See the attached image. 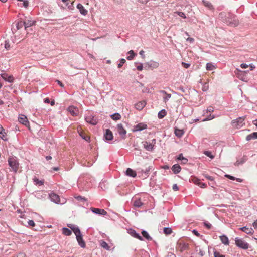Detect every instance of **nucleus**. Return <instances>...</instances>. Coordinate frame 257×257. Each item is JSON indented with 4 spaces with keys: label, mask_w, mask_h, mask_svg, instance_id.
Listing matches in <instances>:
<instances>
[{
    "label": "nucleus",
    "mask_w": 257,
    "mask_h": 257,
    "mask_svg": "<svg viewBox=\"0 0 257 257\" xmlns=\"http://www.w3.org/2000/svg\"><path fill=\"white\" fill-rule=\"evenodd\" d=\"M226 18L223 21L227 25L232 27H236L239 24V21L236 16L232 14L228 13L227 16H225Z\"/></svg>",
    "instance_id": "obj_1"
},
{
    "label": "nucleus",
    "mask_w": 257,
    "mask_h": 257,
    "mask_svg": "<svg viewBox=\"0 0 257 257\" xmlns=\"http://www.w3.org/2000/svg\"><path fill=\"white\" fill-rule=\"evenodd\" d=\"M8 162L13 171L17 172L19 165L18 159L16 157H10L8 158Z\"/></svg>",
    "instance_id": "obj_2"
},
{
    "label": "nucleus",
    "mask_w": 257,
    "mask_h": 257,
    "mask_svg": "<svg viewBox=\"0 0 257 257\" xmlns=\"http://www.w3.org/2000/svg\"><path fill=\"white\" fill-rule=\"evenodd\" d=\"M236 245L241 249H247L249 247V244L243 239L236 237L235 238Z\"/></svg>",
    "instance_id": "obj_3"
},
{
    "label": "nucleus",
    "mask_w": 257,
    "mask_h": 257,
    "mask_svg": "<svg viewBox=\"0 0 257 257\" xmlns=\"http://www.w3.org/2000/svg\"><path fill=\"white\" fill-rule=\"evenodd\" d=\"M231 124L233 127L236 128H240L244 124V118L239 117L236 119L233 120L231 122Z\"/></svg>",
    "instance_id": "obj_4"
},
{
    "label": "nucleus",
    "mask_w": 257,
    "mask_h": 257,
    "mask_svg": "<svg viewBox=\"0 0 257 257\" xmlns=\"http://www.w3.org/2000/svg\"><path fill=\"white\" fill-rule=\"evenodd\" d=\"M156 144V139H153L151 142L144 141L143 142L144 148L148 151H152L154 150V147Z\"/></svg>",
    "instance_id": "obj_5"
},
{
    "label": "nucleus",
    "mask_w": 257,
    "mask_h": 257,
    "mask_svg": "<svg viewBox=\"0 0 257 257\" xmlns=\"http://www.w3.org/2000/svg\"><path fill=\"white\" fill-rule=\"evenodd\" d=\"M77 241L78 243V244L82 248H85L86 246L85 242L84 241L83 239L82 235L81 234V233L80 232V234H77L75 235Z\"/></svg>",
    "instance_id": "obj_6"
},
{
    "label": "nucleus",
    "mask_w": 257,
    "mask_h": 257,
    "mask_svg": "<svg viewBox=\"0 0 257 257\" xmlns=\"http://www.w3.org/2000/svg\"><path fill=\"white\" fill-rule=\"evenodd\" d=\"M117 129L119 134L122 137L123 139H124L126 134V131L123 127V125L121 123L117 124Z\"/></svg>",
    "instance_id": "obj_7"
},
{
    "label": "nucleus",
    "mask_w": 257,
    "mask_h": 257,
    "mask_svg": "<svg viewBox=\"0 0 257 257\" xmlns=\"http://www.w3.org/2000/svg\"><path fill=\"white\" fill-rule=\"evenodd\" d=\"M90 209L93 213L96 214L102 215L104 216L107 214V212L103 209L91 207Z\"/></svg>",
    "instance_id": "obj_8"
},
{
    "label": "nucleus",
    "mask_w": 257,
    "mask_h": 257,
    "mask_svg": "<svg viewBox=\"0 0 257 257\" xmlns=\"http://www.w3.org/2000/svg\"><path fill=\"white\" fill-rule=\"evenodd\" d=\"M127 232L133 237L138 239L141 241L143 240V237L137 233L134 229L131 228L127 230Z\"/></svg>",
    "instance_id": "obj_9"
},
{
    "label": "nucleus",
    "mask_w": 257,
    "mask_h": 257,
    "mask_svg": "<svg viewBox=\"0 0 257 257\" xmlns=\"http://www.w3.org/2000/svg\"><path fill=\"white\" fill-rule=\"evenodd\" d=\"M67 110L73 116H77L79 113L78 108L74 106H70L68 107Z\"/></svg>",
    "instance_id": "obj_10"
},
{
    "label": "nucleus",
    "mask_w": 257,
    "mask_h": 257,
    "mask_svg": "<svg viewBox=\"0 0 257 257\" xmlns=\"http://www.w3.org/2000/svg\"><path fill=\"white\" fill-rule=\"evenodd\" d=\"M85 120L87 122L89 123L92 125H96L97 123V119L91 115L87 116L85 117Z\"/></svg>",
    "instance_id": "obj_11"
},
{
    "label": "nucleus",
    "mask_w": 257,
    "mask_h": 257,
    "mask_svg": "<svg viewBox=\"0 0 257 257\" xmlns=\"http://www.w3.org/2000/svg\"><path fill=\"white\" fill-rule=\"evenodd\" d=\"M147 125L143 123H140L134 126V132L141 131L147 128Z\"/></svg>",
    "instance_id": "obj_12"
},
{
    "label": "nucleus",
    "mask_w": 257,
    "mask_h": 257,
    "mask_svg": "<svg viewBox=\"0 0 257 257\" xmlns=\"http://www.w3.org/2000/svg\"><path fill=\"white\" fill-rule=\"evenodd\" d=\"M49 197H50V198L51 199V200L56 203V204H58L60 203V197L59 196L57 195L55 193H51L50 195H49Z\"/></svg>",
    "instance_id": "obj_13"
},
{
    "label": "nucleus",
    "mask_w": 257,
    "mask_h": 257,
    "mask_svg": "<svg viewBox=\"0 0 257 257\" xmlns=\"http://www.w3.org/2000/svg\"><path fill=\"white\" fill-rule=\"evenodd\" d=\"M25 24V29L26 30L27 28L35 25L36 21L29 19H26L24 21Z\"/></svg>",
    "instance_id": "obj_14"
},
{
    "label": "nucleus",
    "mask_w": 257,
    "mask_h": 257,
    "mask_svg": "<svg viewBox=\"0 0 257 257\" xmlns=\"http://www.w3.org/2000/svg\"><path fill=\"white\" fill-rule=\"evenodd\" d=\"M247 157L246 156H243L241 158H237L236 162L234 163V165L239 166L243 164L247 161Z\"/></svg>",
    "instance_id": "obj_15"
},
{
    "label": "nucleus",
    "mask_w": 257,
    "mask_h": 257,
    "mask_svg": "<svg viewBox=\"0 0 257 257\" xmlns=\"http://www.w3.org/2000/svg\"><path fill=\"white\" fill-rule=\"evenodd\" d=\"M1 76L6 81L9 82H13L14 78L12 75H8L7 73H4L1 74Z\"/></svg>",
    "instance_id": "obj_16"
},
{
    "label": "nucleus",
    "mask_w": 257,
    "mask_h": 257,
    "mask_svg": "<svg viewBox=\"0 0 257 257\" xmlns=\"http://www.w3.org/2000/svg\"><path fill=\"white\" fill-rule=\"evenodd\" d=\"M18 120L20 123L27 126L29 124V122L27 117L24 115H20L19 116Z\"/></svg>",
    "instance_id": "obj_17"
},
{
    "label": "nucleus",
    "mask_w": 257,
    "mask_h": 257,
    "mask_svg": "<svg viewBox=\"0 0 257 257\" xmlns=\"http://www.w3.org/2000/svg\"><path fill=\"white\" fill-rule=\"evenodd\" d=\"M104 137L105 140L106 141L112 140L113 138V136L112 132L109 129L106 130V132L104 134Z\"/></svg>",
    "instance_id": "obj_18"
},
{
    "label": "nucleus",
    "mask_w": 257,
    "mask_h": 257,
    "mask_svg": "<svg viewBox=\"0 0 257 257\" xmlns=\"http://www.w3.org/2000/svg\"><path fill=\"white\" fill-rule=\"evenodd\" d=\"M68 226L71 228V229L73 231L75 235L77 234H79L80 232H81L80 229L75 225L68 224Z\"/></svg>",
    "instance_id": "obj_19"
},
{
    "label": "nucleus",
    "mask_w": 257,
    "mask_h": 257,
    "mask_svg": "<svg viewBox=\"0 0 257 257\" xmlns=\"http://www.w3.org/2000/svg\"><path fill=\"white\" fill-rule=\"evenodd\" d=\"M77 8L78 9H79L80 13L84 15V16H85L87 14V13H88V11L87 10H86L84 7L83 6V5L81 4H78L77 5Z\"/></svg>",
    "instance_id": "obj_20"
},
{
    "label": "nucleus",
    "mask_w": 257,
    "mask_h": 257,
    "mask_svg": "<svg viewBox=\"0 0 257 257\" xmlns=\"http://www.w3.org/2000/svg\"><path fill=\"white\" fill-rule=\"evenodd\" d=\"M0 138L4 141L7 140V135L5 129L0 124Z\"/></svg>",
    "instance_id": "obj_21"
},
{
    "label": "nucleus",
    "mask_w": 257,
    "mask_h": 257,
    "mask_svg": "<svg viewBox=\"0 0 257 257\" xmlns=\"http://www.w3.org/2000/svg\"><path fill=\"white\" fill-rule=\"evenodd\" d=\"M146 103L145 101H141L135 104V108L138 110H141L146 105Z\"/></svg>",
    "instance_id": "obj_22"
},
{
    "label": "nucleus",
    "mask_w": 257,
    "mask_h": 257,
    "mask_svg": "<svg viewBox=\"0 0 257 257\" xmlns=\"http://www.w3.org/2000/svg\"><path fill=\"white\" fill-rule=\"evenodd\" d=\"M172 171L174 174H178L181 171V167L178 164L174 165L171 168Z\"/></svg>",
    "instance_id": "obj_23"
},
{
    "label": "nucleus",
    "mask_w": 257,
    "mask_h": 257,
    "mask_svg": "<svg viewBox=\"0 0 257 257\" xmlns=\"http://www.w3.org/2000/svg\"><path fill=\"white\" fill-rule=\"evenodd\" d=\"M126 174L127 176L132 177H135L137 175L136 172L131 168L127 169L126 171Z\"/></svg>",
    "instance_id": "obj_24"
},
{
    "label": "nucleus",
    "mask_w": 257,
    "mask_h": 257,
    "mask_svg": "<svg viewBox=\"0 0 257 257\" xmlns=\"http://www.w3.org/2000/svg\"><path fill=\"white\" fill-rule=\"evenodd\" d=\"M220 239L221 241V242L224 244V245H228L229 244V240L228 238L227 237V236L225 235H222L220 236Z\"/></svg>",
    "instance_id": "obj_25"
},
{
    "label": "nucleus",
    "mask_w": 257,
    "mask_h": 257,
    "mask_svg": "<svg viewBox=\"0 0 257 257\" xmlns=\"http://www.w3.org/2000/svg\"><path fill=\"white\" fill-rule=\"evenodd\" d=\"M174 133L177 137L180 138L184 134V131H183V130L175 128Z\"/></svg>",
    "instance_id": "obj_26"
},
{
    "label": "nucleus",
    "mask_w": 257,
    "mask_h": 257,
    "mask_svg": "<svg viewBox=\"0 0 257 257\" xmlns=\"http://www.w3.org/2000/svg\"><path fill=\"white\" fill-rule=\"evenodd\" d=\"M100 244L101 247L107 250H110V246L108 245V243L104 240L100 241Z\"/></svg>",
    "instance_id": "obj_27"
},
{
    "label": "nucleus",
    "mask_w": 257,
    "mask_h": 257,
    "mask_svg": "<svg viewBox=\"0 0 257 257\" xmlns=\"http://www.w3.org/2000/svg\"><path fill=\"white\" fill-rule=\"evenodd\" d=\"M160 92L165 95L163 97V100L165 102H166L171 97V94H167L164 90H161Z\"/></svg>",
    "instance_id": "obj_28"
},
{
    "label": "nucleus",
    "mask_w": 257,
    "mask_h": 257,
    "mask_svg": "<svg viewBox=\"0 0 257 257\" xmlns=\"http://www.w3.org/2000/svg\"><path fill=\"white\" fill-rule=\"evenodd\" d=\"M240 229L248 234H251L253 232V230L251 228H248L246 226L241 227Z\"/></svg>",
    "instance_id": "obj_29"
},
{
    "label": "nucleus",
    "mask_w": 257,
    "mask_h": 257,
    "mask_svg": "<svg viewBox=\"0 0 257 257\" xmlns=\"http://www.w3.org/2000/svg\"><path fill=\"white\" fill-rule=\"evenodd\" d=\"M143 236L147 240L151 241L152 238L149 235V233L145 230H143L141 232Z\"/></svg>",
    "instance_id": "obj_30"
},
{
    "label": "nucleus",
    "mask_w": 257,
    "mask_h": 257,
    "mask_svg": "<svg viewBox=\"0 0 257 257\" xmlns=\"http://www.w3.org/2000/svg\"><path fill=\"white\" fill-rule=\"evenodd\" d=\"M177 159L178 160H181L182 161V163L185 164L188 162V159L183 157L182 154H180L177 158Z\"/></svg>",
    "instance_id": "obj_31"
},
{
    "label": "nucleus",
    "mask_w": 257,
    "mask_h": 257,
    "mask_svg": "<svg viewBox=\"0 0 257 257\" xmlns=\"http://www.w3.org/2000/svg\"><path fill=\"white\" fill-rule=\"evenodd\" d=\"M202 3L203 5L207 8H208L210 10L213 9V5L211 4V3L208 1L203 0Z\"/></svg>",
    "instance_id": "obj_32"
},
{
    "label": "nucleus",
    "mask_w": 257,
    "mask_h": 257,
    "mask_svg": "<svg viewBox=\"0 0 257 257\" xmlns=\"http://www.w3.org/2000/svg\"><path fill=\"white\" fill-rule=\"evenodd\" d=\"M166 111L165 109H162L160 111L158 114V117L160 119L164 118L166 115Z\"/></svg>",
    "instance_id": "obj_33"
},
{
    "label": "nucleus",
    "mask_w": 257,
    "mask_h": 257,
    "mask_svg": "<svg viewBox=\"0 0 257 257\" xmlns=\"http://www.w3.org/2000/svg\"><path fill=\"white\" fill-rule=\"evenodd\" d=\"M134 206L137 208H140L143 205V203L141 201L140 199L136 200L134 201Z\"/></svg>",
    "instance_id": "obj_34"
},
{
    "label": "nucleus",
    "mask_w": 257,
    "mask_h": 257,
    "mask_svg": "<svg viewBox=\"0 0 257 257\" xmlns=\"http://www.w3.org/2000/svg\"><path fill=\"white\" fill-rule=\"evenodd\" d=\"M33 181L34 182V184L37 185L41 186L43 185L44 184V180H39L37 178L34 177L33 178Z\"/></svg>",
    "instance_id": "obj_35"
},
{
    "label": "nucleus",
    "mask_w": 257,
    "mask_h": 257,
    "mask_svg": "<svg viewBox=\"0 0 257 257\" xmlns=\"http://www.w3.org/2000/svg\"><path fill=\"white\" fill-rule=\"evenodd\" d=\"M62 232L64 235L66 236H69L72 233L71 230L66 227L62 228Z\"/></svg>",
    "instance_id": "obj_36"
},
{
    "label": "nucleus",
    "mask_w": 257,
    "mask_h": 257,
    "mask_svg": "<svg viewBox=\"0 0 257 257\" xmlns=\"http://www.w3.org/2000/svg\"><path fill=\"white\" fill-rule=\"evenodd\" d=\"M110 117L112 119L114 120H119L121 118V115L118 113H115L112 114Z\"/></svg>",
    "instance_id": "obj_37"
},
{
    "label": "nucleus",
    "mask_w": 257,
    "mask_h": 257,
    "mask_svg": "<svg viewBox=\"0 0 257 257\" xmlns=\"http://www.w3.org/2000/svg\"><path fill=\"white\" fill-rule=\"evenodd\" d=\"M128 54L130 55L127 57V59L128 60H132L134 58V56L136 55V54L134 53L133 50L129 51L128 52Z\"/></svg>",
    "instance_id": "obj_38"
},
{
    "label": "nucleus",
    "mask_w": 257,
    "mask_h": 257,
    "mask_svg": "<svg viewBox=\"0 0 257 257\" xmlns=\"http://www.w3.org/2000/svg\"><path fill=\"white\" fill-rule=\"evenodd\" d=\"M74 198L78 201L85 202L87 201V199L81 196H75Z\"/></svg>",
    "instance_id": "obj_39"
},
{
    "label": "nucleus",
    "mask_w": 257,
    "mask_h": 257,
    "mask_svg": "<svg viewBox=\"0 0 257 257\" xmlns=\"http://www.w3.org/2000/svg\"><path fill=\"white\" fill-rule=\"evenodd\" d=\"M16 30H19L21 28H22L23 26H25V24H24V22H22V21H19L16 24Z\"/></svg>",
    "instance_id": "obj_40"
},
{
    "label": "nucleus",
    "mask_w": 257,
    "mask_h": 257,
    "mask_svg": "<svg viewBox=\"0 0 257 257\" xmlns=\"http://www.w3.org/2000/svg\"><path fill=\"white\" fill-rule=\"evenodd\" d=\"M163 232L165 234L169 235L170 234L172 231L171 228L169 227H164Z\"/></svg>",
    "instance_id": "obj_41"
},
{
    "label": "nucleus",
    "mask_w": 257,
    "mask_h": 257,
    "mask_svg": "<svg viewBox=\"0 0 257 257\" xmlns=\"http://www.w3.org/2000/svg\"><path fill=\"white\" fill-rule=\"evenodd\" d=\"M20 2H22L23 3L22 5H20V6H23L25 8H27L28 7L29 5V2L28 0H18Z\"/></svg>",
    "instance_id": "obj_42"
},
{
    "label": "nucleus",
    "mask_w": 257,
    "mask_h": 257,
    "mask_svg": "<svg viewBox=\"0 0 257 257\" xmlns=\"http://www.w3.org/2000/svg\"><path fill=\"white\" fill-rule=\"evenodd\" d=\"M204 154L206 155L207 156H208V157L210 158L211 159H213L214 158V156L211 153V152L210 151H204Z\"/></svg>",
    "instance_id": "obj_43"
},
{
    "label": "nucleus",
    "mask_w": 257,
    "mask_h": 257,
    "mask_svg": "<svg viewBox=\"0 0 257 257\" xmlns=\"http://www.w3.org/2000/svg\"><path fill=\"white\" fill-rule=\"evenodd\" d=\"M206 68L207 70H212L214 69V66L212 64L207 63L206 64Z\"/></svg>",
    "instance_id": "obj_44"
},
{
    "label": "nucleus",
    "mask_w": 257,
    "mask_h": 257,
    "mask_svg": "<svg viewBox=\"0 0 257 257\" xmlns=\"http://www.w3.org/2000/svg\"><path fill=\"white\" fill-rule=\"evenodd\" d=\"M215 117V116L214 115L210 114L207 117H206L205 118H204L202 121H206L211 120L213 119V118H214Z\"/></svg>",
    "instance_id": "obj_45"
},
{
    "label": "nucleus",
    "mask_w": 257,
    "mask_h": 257,
    "mask_svg": "<svg viewBox=\"0 0 257 257\" xmlns=\"http://www.w3.org/2000/svg\"><path fill=\"white\" fill-rule=\"evenodd\" d=\"M196 183L201 188H205L206 186V184L201 182L199 180H198L197 182H196Z\"/></svg>",
    "instance_id": "obj_46"
},
{
    "label": "nucleus",
    "mask_w": 257,
    "mask_h": 257,
    "mask_svg": "<svg viewBox=\"0 0 257 257\" xmlns=\"http://www.w3.org/2000/svg\"><path fill=\"white\" fill-rule=\"evenodd\" d=\"M126 61L124 59L122 58L120 60V63L118 64V67L121 68L123 65L125 63Z\"/></svg>",
    "instance_id": "obj_47"
},
{
    "label": "nucleus",
    "mask_w": 257,
    "mask_h": 257,
    "mask_svg": "<svg viewBox=\"0 0 257 257\" xmlns=\"http://www.w3.org/2000/svg\"><path fill=\"white\" fill-rule=\"evenodd\" d=\"M5 48L7 50H9L10 49V45L9 40H6L5 42Z\"/></svg>",
    "instance_id": "obj_48"
},
{
    "label": "nucleus",
    "mask_w": 257,
    "mask_h": 257,
    "mask_svg": "<svg viewBox=\"0 0 257 257\" xmlns=\"http://www.w3.org/2000/svg\"><path fill=\"white\" fill-rule=\"evenodd\" d=\"M214 257H225V255L221 254L219 252L214 251Z\"/></svg>",
    "instance_id": "obj_49"
},
{
    "label": "nucleus",
    "mask_w": 257,
    "mask_h": 257,
    "mask_svg": "<svg viewBox=\"0 0 257 257\" xmlns=\"http://www.w3.org/2000/svg\"><path fill=\"white\" fill-rule=\"evenodd\" d=\"M150 170H151V168L149 167L146 168L144 170H142V172L144 173L146 176H148Z\"/></svg>",
    "instance_id": "obj_50"
},
{
    "label": "nucleus",
    "mask_w": 257,
    "mask_h": 257,
    "mask_svg": "<svg viewBox=\"0 0 257 257\" xmlns=\"http://www.w3.org/2000/svg\"><path fill=\"white\" fill-rule=\"evenodd\" d=\"M143 69V64L140 63L138 66H137V69L139 71H142Z\"/></svg>",
    "instance_id": "obj_51"
},
{
    "label": "nucleus",
    "mask_w": 257,
    "mask_h": 257,
    "mask_svg": "<svg viewBox=\"0 0 257 257\" xmlns=\"http://www.w3.org/2000/svg\"><path fill=\"white\" fill-rule=\"evenodd\" d=\"M28 224L29 225L31 226H34L35 225V224L33 220H29L28 222Z\"/></svg>",
    "instance_id": "obj_52"
},
{
    "label": "nucleus",
    "mask_w": 257,
    "mask_h": 257,
    "mask_svg": "<svg viewBox=\"0 0 257 257\" xmlns=\"http://www.w3.org/2000/svg\"><path fill=\"white\" fill-rule=\"evenodd\" d=\"M213 111H214V109L212 106H209L206 110V112H213Z\"/></svg>",
    "instance_id": "obj_53"
},
{
    "label": "nucleus",
    "mask_w": 257,
    "mask_h": 257,
    "mask_svg": "<svg viewBox=\"0 0 257 257\" xmlns=\"http://www.w3.org/2000/svg\"><path fill=\"white\" fill-rule=\"evenodd\" d=\"M178 15L181 17H182L183 18H186V16H185V14L183 13V12H178Z\"/></svg>",
    "instance_id": "obj_54"
},
{
    "label": "nucleus",
    "mask_w": 257,
    "mask_h": 257,
    "mask_svg": "<svg viewBox=\"0 0 257 257\" xmlns=\"http://www.w3.org/2000/svg\"><path fill=\"white\" fill-rule=\"evenodd\" d=\"M73 4V2L71 3L70 4H69V3H67L66 4V5L68 7V9H72Z\"/></svg>",
    "instance_id": "obj_55"
},
{
    "label": "nucleus",
    "mask_w": 257,
    "mask_h": 257,
    "mask_svg": "<svg viewBox=\"0 0 257 257\" xmlns=\"http://www.w3.org/2000/svg\"><path fill=\"white\" fill-rule=\"evenodd\" d=\"M204 226L208 229H210L211 227V224L209 223H204Z\"/></svg>",
    "instance_id": "obj_56"
},
{
    "label": "nucleus",
    "mask_w": 257,
    "mask_h": 257,
    "mask_svg": "<svg viewBox=\"0 0 257 257\" xmlns=\"http://www.w3.org/2000/svg\"><path fill=\"white\" fill-rule=\"evenodd\" d=\"M172 189L174 191H177L179 189V188L176 184H175L173 185Z\"/></svg>",
    "instance_id": "obj_57"
},
{
    "label": "nucleus",
    "mask_w": 257,
    "mask_h": 257,
    "mask_svg": "<svg viewBox=\"0 0 257 257\" xmlns=\"http://www.w3.org/2000/svg\"><path fill=\"white\" fill-rule=\"evenodd\" d=\"M225 176L228 178H229L230 180H235V178L233 176H232L229 175H225Z\"/></svg>",
    "instance_id": "obj_58"
},
{
    "label": "nucleus",
    "mask_w": 257,
    "mask_h": 257,
    "mask_svg": "<svg viewBox=\"0 0 257 257\" xmlns=\"http://www.w3.org/2000/svg\"><path fill=\"white\" fill-rule=\"evenodd\" d=\"M182 65L184 66L185 68H188L190 66V64L189 63H186L185 62H182Z\"/></svg>",
    "instance_id": "obj_59"
},
{
    "label": "nucleus",
    "mask_w": 257,
    "mask_h": 257,
    "mask_svg": "<svg viewBox=\"0 0 257 257\" xmlns=\"http://www.w3.org/2000/svg\"><path fill=\"white\" fill-rule=\"evenodd\" d=\"M193 233L196 236L199 237L200 236V234L198 232V231L195 229L192 231Z\"/></svg>",
    "instance_id": "obj_60"
},
{
    "label": "nucleus",
    "mask_w": 257,
    "mask_h": 257,
    "mask_svg": "<svg viewBox=\"0 0 257 257\" xmlns=\"http://www.w3.org/2000/svg\"><path fill=\"white\" fill-rule=\"evenodd\" d=\"M251 139H252L251 134L247 135L246 137V140L248 141L251 140Z\"/></svg>",
    "instance_id": "obj_61"
},
{
    "label": "nucleus",
    "mask_w": 257,
    "mask_h": 257,
    "mask_svg": "<svg viewBox=\"0 0 257 257\" xmlns=\"http://www.w3.org/2000/svg\"><path fill=\"white\" fill-rule=\"evenodd\" d=\"M205 178H206L207 179L211 181H213V178L210 176H209V175H206L205 176Z\"/></svg>",
    "instance_id": "obj_62"
},
{
    "label": "nucleus",
    "mask_w": 257,
    "mask_h": 257,
    "mask_svg": "<svg viewBox=\"0 0 257 257\" xmlns=\"http://www.w3.org/2000/svg\"><path fill=\"white\" fill-rule=\"evenodd\" d=\"M187 41H189V42L190 43H193L194 42V39L193 38H191V37H188L187 39H186Z\"/></svg>",
    "instance_id": "obj_63"
},
{
    "label": "nucleus",
    "mask_w": 257,
    "mask_h": 257,
    "mask_svg": "<svg viewBox=\"0 0 257 257\" xmlns=\"http://www.w3.org/2000/svg\"><path fill=\"white\" fill-rule=\"evenodd\" d=\"M166 257H176V256L173 253L169 252Z\"/></svg>",
    "instance_id": "obj_64"
}]
</instances>
